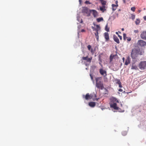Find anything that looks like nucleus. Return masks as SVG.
I'll return each instance as SVG.
<instances>
[{"label":"nucleus","mask_w":146,"mask_h":146,"mask_svg":"<svg viewBox=\"0 0 146 146\" xmlns=\"http://www.w3.org/2000/svg\"><path fill=\"white\" fill-rule=\"evenodd\" d=\"M131 68L132 69L137 70V66H136L133 65L132 66Z\"/></svg>","instance_id":"25"},{"label":"nucleus","mask_w":146,"mask_h":146,"mask_svg":"<svg viewBox=\"0 0 146 146\" xmlns=\"http://www.w3.org/2000/svg\"><path fill=\"white\" fill-rule=\"evenodd\" d=\"M116 83L118 84H121V83L119 80H117Z\"/></svg>","instance_id":"33"},{"label":"nucleus","mask_w":146,"mask_h":146,"mask_svg":"<svg viewBox=\"0 0 146 146\" xmlns=\"http://www.w3.org/2000/svg\"><path fill=\"white\" fill-rule=\"evenodd\" d=\"M92 59V57H91L90 58H88V56H87L86 57L83 56L82 58V60H85L87 62L89 63L91 62V61Z\"/></svg>","instance_id":"7"},{"label":"nucleus","mask_w":146,"mask_h":146,"mask_svg":"<svg viewBox=\"0 0 146 146\" xmlns=\"http://www.w3.org/2000/svg\"><path fill=\"white\" fill-rule=\"evenodd\" d=\"M137 43L138 45L141 47H144L146 46V42L142 40H139Z\"/></svg>","instance_id":"5"},{"label":"nucleus","mask_w":146,"mask_h":146,"mask_svg":"<svg viewBox=\"0 0 146 146\" xmlns=\"http://www.w3.org/2000/svg\"><path fill=\"white\" fill-rule=\"evenodd\" d=\"M96 28L94 27H92V29L93 30V31H96L98 29H100V27L99 25H96Z\"/></svg>","instance_id":"17"},{"label":"nucleus","mask_w":146,"mask_h":146,"mask_svg":"<svg viewBox=\"0 0 146 146\" xmlns=\"http://www.w3.org/2000/svg\"><path fill=\"white\" fill-rule=\"evenodd\" d=\"M94 25H95V23H94Z\"/></svg>","instance_id":"54"},{"label":"nucleus","mask_w":146,"mask_h":146,"mask_svg":"<svg viewBox=\"0 0 146 146\" xmlns=\"http://www.w3.org/2000/svg\"><path fill=\"white\" fill-rule=\"evenodd\" d=\"M126 35L125 34H123V39L124 40L126 39Z\"/></svg>","instance_id":"35"},{"label":"nucleus","mask_w":146,"mask_h":146,"mask_svg":"<svg viewBox=\"0 0 146 146\" xmlns=\"http://www.w3.org/2000/svg\"><path fill=\"white\" fill-rule=\"evenodd\" d=\"M85 3L86 4H91V3H90L89 1H86L85 2Z\"/></svg>","instance_id":"31"},{"label":"nucleus","mask_w":146,"mask_h":146,"mask_svg":"<svg viewBox=\"0 0 146 146\" xmlns=\"http://www.w3.org/2000/svg\"><path fill=\"white\" fill-rule=\"evenodd\" d=\"M113 39L115 42L118 44H119L120 42L119 40L117 37L115 35H113Z\"/></svg>","instance_id":"15"},{"label":"nucleus","mask_w":146,"mask_h":146,"mask_svg":"<svg viewBox=\"0 0 146 146\" xmlns=\"http://www.w3.org/2000/svg\"><path fill=\"white\" fill-rule=\"evenodd\" d=\"M81 0H79V1L80 2V1H81Z\"/></svg>","instance_id":"55"},{"label":"nucleus","mask_w":146,"mask_h":146,"mask_svg":"<svg viewBox=\"0 0 146 146\" xmlns=\"http://www.w3.org/2000/svg\"><path fill=\"white\" fill-rule=\"evenodd\" d=\"M99 72L102 75H104V74H105V76H106L107 75L106 74V71L105 70H103L102 68H101L99 70Z\"/></svg>","instance_id":"13"},{"label":"nucleus","mask_w":146,"mask_h":146,"mask_svg":"<svg viewBox=\"0 0 146 146\" xmlns=\"http://www.w3.org/2000/svg\"><path fill=\"white\" fill-rule=\"evenodd\" d=\"M118 36L119 37V38L120 40H121L122 39V36L119 35H118Z\"/></svg>","instance_id":"37"},{"label":"nucleus","mask_w":146,"mask_h":146,"mask_svg":"<svg viewBox=\"0 0 146 146\" xmlns=\"http://www.w3.org/2000/svg\"><path fill=\"white\" fill-rule=\"evenodd\" d=\"M94 95H95V96L96 97V95L95 94H94Z\"/></svg>","instance_id":"56"},{"label":"nucleus","mask_w":146,"mask_h":146,"mask_svg":"<svg viewBox=\"0 0 146 146\" xmlns=\"http://www.w3.org/2000/svg\"><path fill=\"white\" fill-rule=\"evenodd\" d=\"M101 77H97L95 78L96 86L98 88L102 90L104 88L103 82L101 81Z\"/></svg>","instance_id":"1"},{"label":"nucleus","mask_w":146,"mask_h":146,"mask_svg":"<svg viewBox=\"0 0 146 146\" xmlns=\"http://www.w3.org/2000/svg\"><path fill=\"white\" fill-rule=\"evenodd\" d=\"M131 40V38H127V40L128 41H130Z\"/></svg>","instance_id":"39"},{"label":"nucleus","mask_w":146,"mask_h":146,"mask_svg":"<svg viewBox=\"0 0 146 146\" xmlns=\"http://www.w3.org/2000/svg\"><path fill=\"white\" fill-rule=\"evenodd\" d=\"M107 7L106 6H102V7H100V9L102 11V12H104L106 10Z\"/></svg>","instance_id":"16"},{"label":"nucleus","mask_w":146,"mask_h":146,"mask_svg":"<svg viewBox=\"0 0 146 146\" xmlns=\"http://www.w3.org/2000/svg\"><path fill=\"white\" fill-rule=\"evenodd\" d=\"M101 3L102 5V6H106V1H104L103 0H101Z\"/></svg>","instance_id":"24"},{"label":"nucleus","mask_w":146,"mask_h":146,"mask_svg":"<svg viewBox=\"0 0 146 146\" xmlns=\"http://www.w3.org/2000/svg\"><path fill=\"white\" fill-rule=\"evenodd\" d=\"M143 19L144 20L146 21V16H145L143 17Z\"/></svg>","instance_id":"40"},{"label":"nucleus","mask_w":146,"mask_h":146,"mask_svg":"<svg viewBox=\"0 0 146 146\" xmlns=\"http://www.w3.org/2000/svg\"><path fill=\"white\" fill-rule=\"evenodd\" d=\"M134 32L135 33H138L139 32V31L137 30H135L134 31Z\"/></svg>","instance_id":"36"},{"label":"nucleus","mask_w":146,"mask_h":146,"mask_svg":"<svg viewBox=\"0 0 146 146\" xmlns=\"http://www.w3.org/2000/svg\"><path fill=\"white\" fill-rule=\"evenodd\" d=\"M88 105L90 107L93 108L96 106V103L94 102H90L89 103Z\"/></svg>","instance_id":"18"},{"label":"nucleus","mask_w":146,"mask_h":146,"mask_svg":"<svg viewBox=\"0 0 146 146\" xmlns=\"http://www.w3.org/2000/svg\"><path fill=\"white\" fill-rule=\"evenodd\" d=\"M137 49L134 48L132 50L131 54V56L133 59H135L138 56V52Z\"/></svg>","instance_id":"2"},{"label":"nucleus","mask_w":146,"mask_h":146,"mask_svg":"<svg viewBox=\"0 0 146 146\" xmlns=\"http://www.w3.org/2000/svg\"><path fill=\"white\" fill-rule=\"evenodd\" d=\"M118 32H119V33H121V32H119V31H118Z\"/></svg>","instance_id":"53"},{"label":"nucleus","mask_w":146,"mask_h":146,"mask_svg":"<svg viewBox=\"0 0 146 146\" xmlns=\"http://www.w3.org/2000/svg\"><path fill=\"white\" fill-rule=\"evenodd\" d=\"M103 19L102 17L98 18L96 19L97 21L98 22H100L102 21H103Z\"/></svg>","instance_id":"22"},{"label":"nucleus","mask_w":146,"mask_h":146,"mask_svg":"<svg viewBox=\"0 0 146 146\" xmlns=\"http://www.w3.org/2000/svg\"><path fill=\"white\" fill-rule=\"evenodd\" d=\"M121 30L122 31H124V29L123 28H122L121 29Z\"/></svg>","instance_id":"48"},{"label":"nucleus","mask_w":146,"mask_h":146,"mask_svg":"<svg viewBox=\"0 0 146 146\" xmlns=\"http://www.w3.org/2000/svg\"><path fill=\"white\" fill-rule=\"evenodd\" d=\"M112 9L113 11H114L116 9V8L118 6V4H114L112 5Z\"/></svg>","instance_id":"19"},{"label":"nucleus","mask_w":146,"mask_h":146,"mask_svg":"<svg viewBox=\"0 0 146 146\" xmlns=\"http://www.w3.org/2000/svg\"><path fill=\"white\" fill-rule=\"evenodd\" d=\"M83 98L86 100L91 99L92 98L93 95L92 94H89V93H87L85 95H83L82 96Z\"/></svg>","instance_id":"4"},{"label":"nucleus","mask_w":146,"mask_h":146,"mask_svg":"<svg viewBox=\"0 0 146 146\" xmlns=\"http://www.w3.org/2000/svg\"><path fill=\"white\" fill-rule=\"evenodd\" d=\"M82 13L86 14L88 16H90V11H89L87 7H84L82 11Z\"/></svg>","instance_id":"6"},{"label":"nucleus","mask_w":146,"mask_h":146,"mask_svg":"<svg viewBox=\"0 0 146 146\" xmlns=\"http://www.w3.org/2000/svg\"><path fill=\"white\" fill-rule=\"evenodd\" d=\"M110 106L111 108H113L115 110H119V107L117 106V104L116 103H110Z\"/></svg>","instance_id":"8"},{"label":"nucleus","mask_w":146,"mask_h":146,"mask_svg":"<svg viewBox=\"0 0 146 146\" xmlns=\"http://www.w3.org/2000/svg\"><path fill=\"white\" fill-rule=\"evenodd\" d=\"M97 41H98L99 40V36L98 35H95Z\"/></svg>","instance_id":"34"},{"label":"nucleus","mask_w":146,"mask_h":146,"mask_svg":"<svg viewBox=\"0 0 146 146\" xmlns=\"http://www.w3.org/2000/svg\"><path fill=\"white\" fill-rule=\"evenodd\" d=\"M82 22H83V21H82V20H81V21L80 22V23H82Z\"/></svg>","instance_id":"50"},{"label":"nucleus","mask_w":146,"mask_h":146,"mask_svg":"<svg viewBox=\"0 0 146 146\" xmlns=\"http://www.w3.org/2000/svg\"><path fill=\"white\" fill-rule=\"evenodd\" d=\"M141 11V10H139L138 11V12H139V13H140Z\"/></svg>","instance_id":"51"},{"label":"nucleus","mask_w":146,"mask_h":146,"mask_svg":"<svg viewBox=\"0 0 146 146\" xmlns=\"http://www.w3.org/2000/svg\"><path fill=\"white\" fill-rule=\"evenodd\" d=\"M122 59H123V61H124V59H125V58H123Z\"/></svg>","instance_id":"49"},{"label":"nucleus","mask_w":146,"mask_h":146,"mask_svg":"<svg viewBox=\"0 0 146 146\" xmlns=\"http://www.w3.org/2000/svg\"><path fill=\"white\" fill-rule=\"evenodd\" d=\"M90 12L92 13L94 17H96L98 15V12L94 10H90Z\"/></svg>","instance_id":"9"},{"label":"nucleus","mask_w":146,"mask_h":146,"mask_svg":"<svg viewBox=\"0 0 146 146\" xmlns=\"http://www.w3.org/2000/svg\"><path fill=\"white\" fill-rule=\"evenodd\" d=\"M118 1H116L115 2V3L116 4H117L118 3Z\"/></svg>","instance_id":"46"},{"label":"nucleus","mask_w":146,"mask_h":146,"mask_svg":"<svg viewBox=\"0 0 146 146\" xmlns=\"http://www.w3.org/2000/svg\"><path fill=\"white\" fill-rule=\"evenodd\" d=\"M87 48H88V50H89L92 53H93V49L92 48V46L91 45H90V44L88 45L87 46Z\"/></svg>","instance_id":"20"},{"label":"nucleus","mask_w":146,"mask_h":146,"mask_svg":"<svg viewBox=\"0 0 146 146\" xmlns=\"http://www.w3.org/2000/svg\"><path fill=\"white\" fill-rule=\"evenodd\" d=\"M105 30L107 32H109V29L108 28L107 25L105 27Z\"/></svg>","instance_id":"26"},{"label":"nucleus","mask_w":146,"mask_h":146,"mask_svg":"<svg viewBox=\"0 0 146 146\" xmlns=\"http://www.w3.org/2000/svg\"><path fill=\"white\" fill-rule=\"evenodd\" d=\"M143 9H144V10H145V8H144Z\"/></svg>","instance_id":"52"},{"label":"nucleus","mask_w":146,"mask_h":146,"mask_svg":"<svg viewBox=\"0 0 146 146\" xmlns=\"http://www.w3.org/2000/svg\"><path fill=\"white\" fill-rule=\"evenodd\" d=\"M104 36L105 39V41H108L110 39L109 34L107 32H105L104 33Z\"/></svg>","instance_id":"10"},{"label":"nucleus","mask_w":146,"mask_h":146,"mask_svg":"<svg viewBox=\"0 0 146 146\" xmlns=\"http://www.w3.org/2000/svg\"><path fill=\"white\" fill-rule=\"evenodd\" d=\"M119 87L120 88H122V86L121 85V84H119Z\"/></svg>","instance_id":"41"},{"label":"nucleus","mask_w":146,"mask_h":146,"mask_svg":"<svg viewBox=\"0 0 146 146\" xmlns=\"http://www.w3.org/2000/svg\"><path fill=\"white\" fill-rule=\"evenodd\" d=\"M131 61L130 58L129 57H127V59L125 60V64L126 65H127L130 63Z\"/></svg>","instance_id":"14"},{"label":"nucleus","mask_w":146,"mask_h":146,"mask_svg":"<svg viewBox=\"0 0 146 146\" xmlns=\"http://www.w3.org/2000/svg\"><path fill=\"white\" fill-rule=\"evenodd\" d=\"M135 7H132L131 8V10L133 11H135Z\"/></svg>","instance_id":"32"},{"label":"nucleus","mask_w":146,"mask_h":146,"mask_svg":"<svg viewBox=\"0 0 146 146\" xmlns=\"http://www.w3.org/2000/svg\"><path fill=\"white\" fill-rule=\"evenodd\" d=\"M122 91H123V90L121 89H120L119 90V92H122Z\"/></svg>","instance_id":"42"},{"label":"nucleus","mask_w":146,"mask_h":146,"mask_svg":"<svg viewBox=\"0 0 146 146\" xmlns=\"http://www.w3.org/2000/svg\"><path fill=\"white\" fill-rule=\"evenodd\" d=\"M139 67L141 70H144L146 68V61L141 62L139 65Z\"/></svg>","instance_id":"3"},{"label":"nucleus","mask_w":146,"mask_h":146,"mask_svg":"<svg viewBox=\"0 0 146 146\" xmlns=\"http://www.w3.org/2000/svg\"><path fill=\"white\" fill-rule=\"evenodd\" d=\"M119 102V101L117 99L113 97H112L110 98V103H115Z\"/></svg>","instance_id":"11"},{"label":"nucleus","mask_w":146,"mask_h":146,"mask_svg":"<svg viewBox=\"0 0 146 146\" xmlns=\"http://www.w3.org/2000/svg\"><path fill=\"white\" fill-rule=\"evenodd\" d=\"M137 50L138 55L139 54L140 55H142L144 53L141 50L139 49H137Z\"/></svg>","instance_id":"21"},{"label":"nucleus","mask_w":146,"mask_h":146,"mask_svg":"<svg viewBox=\"0 0 146 146\" xmlns=\"http://www.w3.org/2000/svg\"><path fill=\"white\" fill-rule=\"evenodd\" d=\"M135 18V15L133 14L131 15V18L133 20Z\"/></svg>","instance_id":"28"},{"label":"nucleus","mask_w":146,"mask_h":146,"mask_svg":"<svg viewBox=\"0 0 146 146\" xmlns=\"http://www.w3.org/2000/svg\"><path fill=\"white\" fill-rule=\"evenodd\" d=\"M127 133V132L126 131H124L122 132V134L123 135H125Z\"/></svg>","instance_id":"30"},{"label":"nucleus","mask_w":146,"mask_h":146,"mask_svg":"<svg viewBox=\"0 0 146 146\" xmlns=\"http://www.w3.org/2000/svg\"><path fill=\"white\" fill-rule=\"evenodd\" d=\"M116 34H117V35H119L118 34V32H116Z\"/></svg>","instance_id":"47"},{"label":"nucleus","mask_w":146,"mask_h":146,"mask_svg":"<svg viewBox=\"0 0 146 146\" xmlns=\"http://www.w3.org/2000/svg\"><path fill=\"white\" fill-rule=\"evenodd\" d=\"M90 76L92 80H93V77L91 74H90Z\"/></svg>","instance_id":"38"},{"label":"nucleus","mask_w":146,"mask_h":146,"mask_svg":"<svg viewBox=\"0 0 146 146\" xmlns=\"http://www.w3.org/2000/svg\"><path fill=\"white\" fill-rule=\"evenodd\" d=\"M141 38L145 40H146V31H143L140 35Z\"/></svg>","instance_id":"12"},{"label":"nucleus","mask_w":146,"mask_h":146,"mask_svg":"<svg viewBox=\"0 0 146 146\" xmlns=\"http://www.w3.org/2000/svg\"><path fill=\"white\" fill-rule=\"evenodd\" d=\"M100 30V29H98V30H97V31H96V33H94L95 35H98V31Z\"/></svg>","instance_id":"29"},{"label":"nucleus","mask_w":146,"mask_h":146,"mask_svg":"<svg viewBox=\"0 0 146 146\" xmlns=\"http://www.w3.org/2000/svg\"><path fill=\"white\" fill-rule=\"evenodd\" d=\"M123 3H126V1L125 0H123Z\"/></svg>","instance_id":"44"},{"label":"nucleus","mask_w":146,"mask_h":146,"mask_svg":"<svg viewBox=\"0 0 146 146\" xmlns=\"http://www.w3.org/2000/svg\"><path fill=\"white\" fill-rule=\"evenodd\" d=\"M85 31V30L84 29H82L81 30V32H84Z\"/></svg>","instance_id":"43"},{"label":"nucleus","mask_w":146,"mask_h":146,"mask_svg":"<svg viewBox=\"0 0 146 146\" xmlns=\"http://www.w3.org/2000/svg\"><path fill=\"white\" fill-rule=\"evenodd\" d=\"M113 57L114 56L113 55H110V62L112 61Z\"/></svg>","instance_id":"27"},{"label":"nucleus","mask_w":146,"mask_h":146,"mask_svg":"<svg viewBox=\"0 0 146 146\" xmlns=\"http://www.w3.org/2000/svg\"><path fill=\"white\" fill-rule=\"evenodd\" d=\"M140 22V21L139 19H137L135 21V23L136 25H138Z\"/></svg>","instance_id":"23"},{"label":"nucleus","mask_w":146,"mask_h":146,"mask_svg":"<svg viewBox=\"0 0 146 146\" xmlns=\"http://www.w3.org/2000/svg\"><path fill=\"white\" fill-rule=\"evenodd\" d=\"M98 99L96 98V99H93V100H98Z\"/></svg>","instance_id":"45"}]
</instances>
